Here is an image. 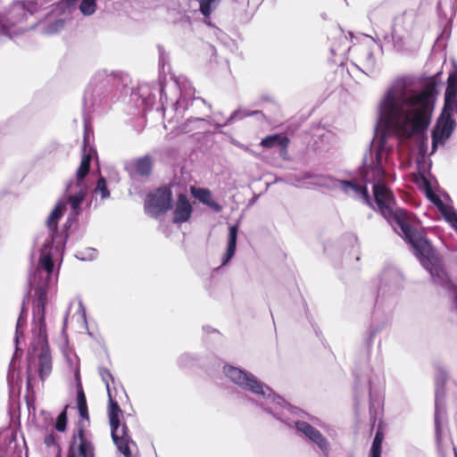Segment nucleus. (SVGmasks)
Segmentation results:
<instances>
[{
	"mask_svg": "<svg viewBox=\"0 0 457 457\" xmlns=\"http://www.w3.org/2000/svg\"><path fill=\"white\" fill-rule=\"evenodd\" d=\"M340 187L343 191L350 196L362 200L364 203L369 204L368 190L365 187L355 185L352 182L339 181Z\"/></svg>",
	"mask_w": 457,
	"mask_h": 457,
	"instance_id": "nucleus-17",
	"label": "nucleus"
},
{
	"mask_svg": "<svg viewBox=\"0 0 457 457\" xmlns=\"http://www.w3.org/2000/svg\"><path fill=\"white\" fill-rule=\"evenodd\" d=\"M288 144L287 137L281 135H273L267 137L262 140L261 145L264 147H273L275 145H281L286 147Z\"/></svg>",
	"mask_w": 457,
	"mask_h": 457,
	"instance_id": "nucleus-21",
	"label": "nucleus"
},
{
	"mask_svg": "<svg viewBox=\"0 0 457 457\" xmlns=\"http://www.w3.org/2000/svg\"><path fill=\"white\" fill-rule=\"evenodd\" d=\"M77 316H78V321L83 322V323L86 322V310H85V307L81 301H79V303H78Z\"/></svg>",
	"mask_w": 457,
	"mask_h": 457,
	"instance_id": "nucleus-30",
	"label": "nucleus"
},
{
	"mask_svg": "<svg viewBox=\"0 0 457 457\" xmlns=\"http://www.w3.org/2000/svg\"><path fill=\"white\" fill-rule=\"evenodd\" d=\"M35 358L38 359V372L44 379L52 370V359L46 337L45 303L41 298L34 309L32 339L29 349V365Z\"/></svg>",
	"mask_w": 457,
	"mask_h": 457,
	"instance_id": "nucleus-3",
	"label": "nucleus"
},
{
	"mask_svg": "<svg viewBox=\"0 0 457 457\" xmlns=\"http://www.w3.org/2000/svg\"><path fill=\"white\" fill-rule=\"evenodd\" d=\"M400 165H401L402 168H407L409 166V162H401Z\"/></svg>",
	"mask_w": 457,
	"mask_h": 457,
	"instance_id": "nucleus-35",
	"label": "nucleus"
},
{
	"mask_svg": "<svg viewBox=\"0 0 457 457\" xmlns=\"http://www.w3.org/2000/svg\"><path fill=\"white\" fill-rule=\"evenodd\" d=\"M192 214V206L184 195H179L174 208V223H182L187 221Z\"/></svg>",
	"mask_w": 457,
	"mask_h": 457,
	"instance_id": "nucleus-14",
	"label": "nucleus"
},
{
	"mask_svg": "<svg viewBox=\"0 0 457 457\" xmlns=\"http://www.w3.org/2000/svg\"><path fill=\"white\" fill-rule=\"evenodd\" d=\"M221 0H199L200 12L209 17L212 12L219 5Z\"/></svg>",
	"mask_w": 457,
	"mask_h": 457,
	"instance_id": "nucleus-23",
	"label": "nucleus"
},
{
	"mask_svg": "<svg viewBox=\"0 0 457 457\" xmlns=\"http://www.w3.org/2000/svg\"><path fill=\"white\" fill-rule=\"evenodd\" d=\"M268 411L273 413L278 419L285 421L288 425L294 423L296 429L310 441L314 443L325 456H328L330 451V445L326 437L315 428L304 421L293 420L290 419L289 414L295 413L292 407L286 406L284 401L281 399V404H271Z\"/></svg>",
	"mask_w": 457,
	"mask_h": 457,
	"instance_id": "nucleus-5",
	"label": "nucleus"
},
{
	"mask_svg": "<svg viewBox=\"0 0 457 457\" xmlns=\"http://www.w3.org/2000/svg\"><path fill=\"white\" fill-rule=\"evenodd\" d=\"M125 168L132 178L147 176L152 170V162L148 156H144L127 162Z\"/></svg>",
	"mask_w": 457,
	"mask_h": 457,
	"instance_id": "nucleus-13",
	"label": "nucleus"
},
{
	"mask_svg": "<svg viewBox=\"0 0 457 457\" xmlns=\"http://www.w3.org/2000/svg\"><path fill=\"white\" fill-rule=\"evenodd\" d=\"M454 452H455V457H457V451L454 449Z\"/></svg>",
	"mask_w": 457,
	"mask_h": 457,
	"instance_id": "nucleus-39",
	"label": "nucleus"
},
{
	"mask_svg": "<svg viewBox=\"0 0 457 457\" xmlns=\"http://www.w3.org/2000/svg\"><path fill=\"white\" fill-rule=\"evenodd\" d=\"M443 392L440 388V379L436 378V412H435V425H436V436L437 446L441 448V428L440 424L444 419V408L441 406L440 398L443 396Z\"/></svg>",
	"mask_w": 457,
	"mask_h": 457,
	"instance_id": "nucleus-16",
	"label": "nucleus"
},
{
	"mask_svg": "<svg viewBox=\"0 0 457 457\" xmlns=\"http://www.w3.org/2000/svg\"><path fill=\"white\" fill-rule=\"evenodd\" d=\"M395 32V29H393V31H392V37H394Z\"/></svg>",
	"mask_w": 457,
	"mask_h": 457,
	"instance_id": "nucleus-38",
	"label": "nucleus"
},
{
	"mask_svg": "<svg viewBox=\"0 0 457 457\" xmlns=\"http://www.w3.org/2000/svg\"><path fill=\"white\" fill-rule=\"evenodd\" d=\"M383 434L380 431L376 433L375 438L373 440L371 449H370V457H381V447L383 441Z\"/></svg>",
	"mask_w": 457,
	"mask_h": 457,
	"instance_id": "nucleus-24",
	"label": "nucleus"
},
{
	"mask_svg": "<svg viewBox=\"0 0 457 457\" xmlns=\"http://www.w3.org/2000/svg\"><path fill=\"white\" fill-rule=\"evenodd\" d=\"M434 91L433 83L420 87L418 81L411 77L393 81L378 105L374 160L361 170V176L364 183H373L376 204L381 214L411 244L434 282L445 286L449 278L440 257L428 241L412 228L410 215L404 210L395 208L393 194L385 185L390 178L386 168L393 164L392 155L396 142L392 136L410 137L428 127L435 104Z\"/></svg>",
	"mask_w": 457,
	"mask_h": 457,
	"instance_id": "nucleus-1",
	"label": "nucleus"
},
{
	"mask_svg": "<svg viewBox=\"0 0 457 457\" xmlns=\"http://www.w3.org/2000/svg\"><path fill=\"white\" fill-rule=\"evenodd\" d=\"M96 10V0H81L79 11L85 16L92 15Z\"/></svg>",
	"mask_w": 457,
	"mask_h": 457,
	"instance_id": "nucleus-25",
	"label": "nucleus"
},
{
	"mask_svg": "<svg viewBox=\"0 0 457 457\" xmlns=\"http://www.w3.org/2000/svg\"><path fill=\"white\" fill-rule=\"evenodd\" d=\"M365 55H366V61H365L364 66L369 71H371L374 68V66H375L374 57H373L372 54L370 52H369V51H367L365 53Z\"/></svg>",
	"mask_w": 457,
	"mask_h": 457,
	"instance_id": "nucleus-31",
	"label": "nucleus"
},
{
	"mask_svg": "<svg viewBox=\"0 0 457 457\" xmlns=\"http://www.w3.org/2000/svg\"><path fill=\"white\" fill-rule=\"evenodd\" d=\"M67 361L70 364V367L71 370L74 372L75 378L77 380V386H78V409L80 407L87 406L86 403V396L82 390L81 384H80V377H79V361L77 356H67Z\"/></svg>",
	"mask_w": 457,
	"mask_h": 457,
	"instance_id": "nucleus-18",
	"label": "nucleus"
},
{
	"mask_svg": "<svg viewBox=\"0 0 457 457\" xmlns=\"http://www.w3.org/2000/svg\"><path fill=\"white\" fill-rule=\"evenodd\" d=\"M455 115H457L455 112L443 109V112L437 120L436 125L433 130V151L436 150L438 145H444L445 141L451 137L456 126V121L454 119Z\"/></svg>",
	"mask_w": 457,
	"mask_h": 457,
	"instance_id": "nucleus-9",
	"label": "nucleus"
},
{
	"mask_svg": "<svg viewBox=\"0 0 457 457\" xmlns=\"http://www.w3.org/2000/svg\"><path fill=\"white\" fill-rule=\"evenodd\" d=\"M268 411L273 413L278 419L285 421L288 425L294 423L296 429L310 441L314 443L325 456H328L330 451V445L326 437L315 428L304 421L293 420L290 419L289 414L295 413L292 407L286 406L284 401L281 399V404H271Z\"/></svg>",
	"mask_w": 457,
	"mask_h": 457,
	"instance_id": "nucleus-6",
	"label": "nucleus"
},
{
	"mask_svg": "<svg viewBox=\"0 0 457 457\" xmlns=\"http://www.w3.org/2000/svg\"><path fill=\"white\" fill-rule=\"evenodd\" d=\"M79 414L85 421H88V412L87 406L79 408Z\"/></svg>",
	"mask_w": 457,
	"mask_h": 457,
	"instance_id": "nucleus-32",
	"label": "nucleus"
},
{
	"mask_svg": "<svg viewBox=\"0 0 457 457\" xmlns=\"http://www.w3.org/2000/svg\"><path fill=\"white\" fill-rule=\"evenodd\" d=\"M224 372L235 384L262 396L263 401H261V404L264 406L266 410H268L271 404H281V398L272 394L270 387L261 384L252 374L232 366L225 367Z\"/></svg>",
	"mask_w": 457,
	"mask_h": 457,
	"instance_id": "nucleus-7",
	"label": "nucleus"
},
{
	"mask_svg": "<svg viewBox=\"0 0 457 457\" xmlns=\"http://www.w3.org/2000/svg\"><path fill=\"white\" fill-rule=\"evenodd\" d=\"M11 24L4 23V21H0V34L5 35L9 37H12L13 36H16L25 30V28L19 27L18 29H12Z\"/></svg>",
	"mask_w": 457,
	"mask_h": 457,
	"instance_id": "nucleus-26",
	"label": "nucleus"
},
{
	"mask_svg": "<svg viewBox=\"0 0 457 457\" xmlns=\"http://www.w3.org/2000/svg\"><path fill=\"white\" fill-rule=\"evenodd\" d=\"M88 136L84 137L83 155L76 176L66 185L65 196L61 198L47 220L48 228L54 232L57 228V221L63 215L67 205L71 207L70 217L74 218L80 211V206L88 189L87 175L88 174L90 162L94 151L87 148Z\"/></svg>",
	"mask_w": 457,
	"mask_h": 457,
	"instance_id": "nucleus-2",
	"label": "nucleus"
},
{
	"mask_svg": "<svg viewBox=\"0 0 457 457\" xmlns=\"http://www.w3.org/2000/svg\"><path fill=\"white\" fill-rule=\"evenodd\" d=\"M95 194L96 195H100L102 199H105V198L109 197L110 193L106 187V181L104 178L99 179L96 187L95 189Z\"/></svg>",
	"mask_w": 457,
	"mask_h": 457,
	"instance_id": "nucleus-27",
	"label": "nucleus"
},
{
	"mask_svg": "<svg viewBox=\"0 0 457 457\" xmlns=\"http://www.w3.org/2000/svg\"><path fill=\"white\" fill-rule=\"evenodd\" d=\"M76 256L82 261H91L96 257V251L93 248H87L85 251L78 252Z\"/></svg>",
	"mask_w": 457,
	"mask_h": 457,
	"instance_id": "nucleus-28",
	"label": "nucleus"
},
{
	"mask_svg": "<svg viewBox=\"0 0 457 457\" xmlns=\"http://www.w3.org/2000/svg\"><path fill=\"white\" fill-rule=\"evenodd\" d=\"M444 109L455 112L457 113V77L453 74L448 78V86L445 96Z\"/></svg>",
	"mask_w": 457,
	"mask_h": 457,
	"instance_id": "nucleus-15",
	"label": "nucleus"
},
{
	"mask_svg": "<svg viewBox=\"0 0 457 457\" xmlns=\"http://www.w3.org/2000/svg\"><path fill=\"white\" fill-rule=\"evenodd\" d=\"M38 2H16L12 4L10 11V18L16 23H21L26 20L29 15L37 12Z\"/></svg>",
	"mask_w": 457,
	"mask_h": 457,
	"instance_id": "nucleus-12",
	"label": "nucleus"
},
{
	"mask_svg": "<svg viewBox=\"0 0 457 457\" xmlns=\"http://www.w3.org/2000/svg\"><path fill=\"white\" fill-rule=\"evenodd\" d=\"M245 115H248L247 113L244 114V116ZM237 117H243V115H241V112H235L231 117V119H234V118H237Z\"/></svg>",
	"mask_w": 457,
	"mask_h": 457,
	"instance_id": "nucleus-34",
	"label": "nucleus"
},
{
	"mask_svg": "<svg viewBox=\"0 0 457 457\" xmlns=\"http://www.w3.org/2000/svg\"><path fill=\"white\" fill-rule=\"evenodd\" d=\"M23 323H24V320H22L21 317H20L17 321V327H16V342H18L19 335L21 333V328H22Z\"/></svg>",
	"mask_w": 457,
	"mask_h": 457,
	"instance_id": "nucleus-33",
	"label": "nucleus"
},
{
	"mask_svg": "<svg viewBox=\"0 0 457 457\" xmlns=\"http://www.w3.org/2000/svg\"><path fill=\"white\" fill-rule=\"evenodd\" d=\"M237 231H238V227L237 225L229 226L228 247H227L226 253L223 257L222 264L228 263L235 253L236 247H237Z\"/></svg>",
	"mask_w": 457,
	"mask_h": 457,
	"instance_id": "nucleus-20",
	"label": "nucleus"
},
{
	"mask_svg": "<svg viewBox=\"0 0 457 457\" xmlns=\"http://www.w3.org/2000/svg\"><path fill=\"white\" fill-rule=\"evenodd\" d=\"M190 191L193 196L198 199L204 204L210 206L216 212L221 211V206L212 200V193L209 189L191 187Z\"/></svg>",
	"mask_w": 457,
	"mask_h": 457,
	"instance_id": "nucleus-19",
	"label": "nucleus"
},
{
	"mask_svg": "<svg viewBox=\"0 0 457 457\" xmlns=\"http://www.w3.org/2000/svg\"><path fill=\"white\" fill-rule=\"evenodd\" d=\"M69 312H70V310H68V312H67V313H66V315H65V318H64V323H66V322H67V320H68Z\"/></svg>",
	"mask_w": 457,
	"mask_h": 457,
	"instance_id": "nucleus-37",
	"label": "nucleus"
},
{
	"mask_svg": "<svg viewBox=\"0 0 457 457\" xmlns=\"http://www.w3.org/2000/svg\"><path fill=\"white\" fill-rule=\"evenodd\" d=\"M100 375L105 384L109 396L108 418L112 440L118 450L123 453L125 457H131L133 454V449L136 448V445L128 435L127 427L124 424H120L122 411L119 407L118 403L112 399L110 390V380H113L112 376L110 371L105 369L100 370Z\"/></svg>",
	"mask_w": 457,
	"mask_h": 457,
	"instance_id": "nucleus-4",
	"label": "nucleus"
},
{
	"mask_svg": "<svg viewBox=\"0 0 457 457\" xmlns=\"http://www.w3.org/2000/svg\"><path fill=\"white\" fill-rule=\"evenodd\" d=\"M67 424V414L66 411H62L57 417V420L55 423V428L60 431L63 432L66 428Z\"/></svg>",
	"mask_w": 457,
	"mask_h": 457,
	"instance_id": "nucleus-29",
	"label": "nucleus"
},
{
	"mask_svg": "<svg viewBox=\"0 0 457 457\" xmlns=\"http://www.w3.org/2000/svg\"><path fill=\"white\" fill-rule=\"evenodd\" d=\"M56 26H57V27H56L55 30H57V29H58V28H61V27L62 26V21H58L56 22Z\"/></svg>",
	"mask_w": 457,
	"mask_h": 457,
	"instance_id": "nucleus-36",
	"label": "nucleus"
},
{
	"mask_svg": "<svg viewBox=\"0 0 457 457\" xmlns=\"http://www.w3.org/2000/svg\"><path fill=\"white\" fill-rule=\"evenodd\" d=\"M66 457H94V448L88 436L80 428L73 436Z\"/></svg>",
	"mask_w": 457,
	"mask_h": 457,
	"instance_id": "nucleus-11",
	"label": "nucleus"
},
{
	"mask_svg": "<svg viewBox=\"0 0 457 457\" xmlns=\"http://www.w3.org/2000/svg\"><path fill=\"white\" fill-rule=\"evenodd\" d=\"M171 192L167 188H160L148 195L145 204V212L152 216H158L170 207Z\"/></svg>",
	"mask_w": 457,
	"mask_h": 457,
	"instance_id": "nucleus-10",
	"label": "nucleus"
},
{
	"mask_svg": "<svg viewBox=\"0 0 457 457\" xmlns=\"http://www.w3.org/2000/svg\"><path fill=\"white\" fill-rule=\"evenodd\" d=\"M62 251L54 246L52 240L46 243L41 250L38 270L29 278L30 284L42 289L52 282L54 262L61 261Z\"/></svg>",
	"mask_w": 457,
	"mask_h": 457,
	"instance_id": "nucleus-8",
	"label": "nucleus"
},
{
	"mask_svg": "<svg viewBox=\"0 0 457 457\" xmlns=\"http://www.w3.org/2000/svg\"><path fill=\"white\" fill-rule=\"evenodd\" d=\"M326 179L317 176L305 175L304 178L297 183V186L309 187L311 186H327Z\"/></svg>",
	"mask_w": 457,
	"mask_h": 457,
	"instance_id": "nucleus-22",
	"label": "nucleus"
}]
</instances>
